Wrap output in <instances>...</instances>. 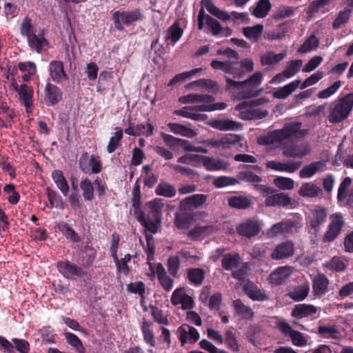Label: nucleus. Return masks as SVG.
Instances as JSON below:
<instances>
[{
	"instance_id": "22",
	"label": "nucleus",
	"mask_w": 353,
	"mask_h": 353,
	"mask_svg": "<svg viewBox=\"0 0 353 353\" xmlns=\"http://www.w3.org/2000/svg\"><path fill=\"white\" fill-rule=\"evenodd\" d=\"M330 281L322 273H319L312 278V290L316 296H321L328 292Z\"/></svg>"
},
{
	"instance_id": "2",
	"label": "nucleus",
	"mask_w": 353,
	"mask_h": 353,
	"mask_svg": "<svg viewBox=\"0 0 353 353\" xmlns=\"http://www.w3.org/2000/svg\"><path fill=\"white\" fill-rule=\"evenodd\" d=\"M301 126V122H290L285 124L281 130L268 132L266 134V150L268 145L282 144L287 139L304 137L307 134V130H302Z\"/></svg>"
},
{
	"instance_id": "56",
	"label": "nucleus",
	"mask_w": 353,
	"mask_h": 353,
	"mask_svg": "<svg viewBox=\"0 0 353 353\" xmlns=\"http://www.w3.org/2000/svg\"><path fill=\"white\" fill-rule=\"evenodd\" d=\"M318 332L326 339H338L340 336L339 330L334 326L321 325L318 328Z\"/></svg>"
},
{
	"instance_id": "63",
	"label": "nucleus",
	"mask_w": 353,
	"mask_h": 353,
	"mask_svg": "<svg viewBox=\"0 0 353 353\" xmlns=\"http://www.w3.org/2000/svg\"><path fill=\"white\" fill-rule=\"evenodd\" d=\"M249 265L248 263H243L242 265L236 270L232 272V276L241 282L245 281L248 275Z\"/></svg>"
},
{
	"instance_id": "54",
	"label": "nucleus",
	"mask_w": 353,
	"mask_h": 353,
	"mask_svg": "<svg viewBox=\"0 0 353 353\" xmlns=\"http://www.w3.org/2000/svg\"><path fill=\"white\" fill-rule=\"evenodd\" d=\"M151 315L154 321L159 324L169 325L168 315L157 306H150Z\"/></svg>"
},
{
	"instance_id": "52",
	"label": "nucleus",
	"mask_w": 353,
	"mask_h": 353,
	"mask_svg": "<svg viewBox=\"0 0 353 353\" xmlns=\"http://www.w3.org/2000/svg\"><path fill=\"white\" fill-rule=\"evenodd\" d=\"M239 181L236 177L220 176L216 177L212 182V184L217 188H222L230 185L239 184Z\"/></svg>"
},
{
	"instance_id": "59",
	"label": "nucleus",
	"mask_w": 353,
	"mask_h": 353,
	"mask_svg": "<svg viewBox=\"0 0 353 353\" xmlns=\"http://www.w3.org/2000/svg\"><path fill=\"white\" fill-rule=\"evenodd\" d=\"M274 183L276 187L283 190H292L294 187V181L290 178L278 176L274 179Z\"/></svg>"
},
{
	"instance_id": "6",
	"label": "nucleus",
	"mask_w": 353,
	"mask_h": 353,
	"mask_svg": "<svg viewBox=\"0 0 353 353\" xmlns=\"http://www.w3.org/2000/svg\"><path fill=\"white\" fill-rule=\"evenodd\" d=\"M265 103V98L252 100L249 102L243 101L235 107V110L239 112L240 117L244 120H252L265 117V111L257 108L256 106Z\"/></svg>"
},
{
	"instance_id": "32",
	"label": "nucleus",
	"mask_w": 353,
	"mask_h": 353,
	"mask_svg": "<svg viewBox=\"0 0 353 353\" xmlns=\"http://www.w3.org/2000/svg\"><path fill=\"white\" fill-rule=\"evenodd\" d=\"M156 195L165 198H173L176 194L175 186L169 182L161 181L155 188Z\"/></svg>"
},
{
	"instance_id": "13",
	"label": "nucleus",
	"mask_w": 353,
	"mask_h": 353,
	"mask_svg": "<svg viewBox=\"0 0 353 353\" xmlns=\"http://www.w3.org/2000/svg\"><path fill=\"white\" fill-rule=\"evenodd\" d=\"M63 99L61 90L50 81H47L44 88V101L47 106H54Z\"/></svg>"
},
{
	"instance_id": "25",
	"label": "nucleus",
	"mask_w": 353,
	"mask_h": 353,
	"mask_svg": "<svg viewBox=\"0 0 353 353\" xmlns=\"http://www.w3.org/2000/svg\"><path fill=\"white\" fill-rule=\"evenodd\" d=\"M326 163L323 161L312 162L304 166L299 172V177L301 179L312 178L315 174L325 170Z\"/></svg>"
},
{
	"instance_id": "26",
	"label": "nucleus",
	"mask_w": 353,
	"mask_h": 353,
	"mask_svg": "<svg viewBox=\"0 0 353 353\" xmlns=\"http://www.w3.org/2000/svg\"><path fill=\"white\" fill-rule=\"evenodd\" d=\"M239 181H245L254 185L263 195H265V188L262 185H259V183L262 181L261 178L258 175L254 174L252 171L250 170H244L240 171L238 172L236 177Z\"/></svg>"
},
{
	"instance_id": "55",
	"label": "nucleus",
	"mask_w": 353,
	"mask_h": 353,
	"mask_svg": "<svg viewBox=\"0 0 353 353\" xmlns=\"http://www.w3.org/2000/svg\"><path fill=\"white\" fill-rule=\"evenodd\" d=\"M263 30V26L261 24H257L251 27H245L243 29V33L244 36L249 39H257Z\"/></svg>"
},
{
	"instance_id": "34",
	"label": "nucleus",
	"mask_w": 353,
	"mask_h": 353,
	"mask_svg": "<svg viewBox=\"0 0 353 353\" xmlns=\"http://www.w3.org/2000/svg\"><path fill=\"white\" fill-rule=\"evenodd\" d=\"M321 193V188L313 182L303 183L299 190V195L303 197L313 198Z\"/></svg>"
},
{
	"instance_id": "50",
	"label": "nucleus",
	"mask_w": 353,
	"mask_h": 353,
	"mask_svg": "<svg viewBox=\"0 0 353 353\" xmlns=\"http://www.w3.org/2000/svg\"><path fill=\"white\" fill-rule=\"evenodd\" d=\"M211 125L219 130H232L241 127L239 123L229 119L215 120L212 122Z\"/></svg>"
},
{
	"instance_id": "48",
	"label": "nucleus",
	"mask_w": 353,
	"mask_h": 353,
	"mask_svg": "<svg viewBox=\"0 0 353 353\" xmlns=\"http://www.w3.org/2000/svg\"><path fill=\"white\" fill-rule=\"evenodd\" d=\"M116 132L114 135L110 139L109 143L107 146V152L109 154L114 152L117 148L121 145V141L123 137V131L122 129L117 127Z\"/></svg>"
},
{
	"instance_id": "10",
	"label": "nucleus",
	"mask_w": 353,
	"mask_h": 353,
	"mask_svg": "<svg viewBox=\"0 0 353 353\" xmlns=\"http://www.w3.org/2000/svg\"><path fill=\"white\" fill-rule=\"evenodd\" d=\"M277 327L284 336L290 338L294 345L297 347H304L307 345V337L301 332L293 330L292 326L288 322L285 321H279Z\"/></svg>"
},
{
	"instance_id": "17",
	"label": "nucleus",
	"mask_w": 353,
	"mask_h": 353,
	"mask_svg": "<svg viewBox=\"0 0 353 353\" xmlns=\"http://www.w3.org/2000/svg\"><path fill=\"white\" fill-rule=\"evenodd\" d=\"M236 230L239 235L250 239L259 233L261 225L257 221L250 219L239 224Z\"/></svg>"
},
{
	"instance_id": "46",
	"label": "nucleus",
	"mask_w": 353,
	"mask_h": 353,
	"mask_svg": "<svg viewBox=\"0 0 353 353\" xmlns=\"http://www.w3.org/2000/svg\"><path fill=\"white\" fill-rule=\"evenodd\" d=\"M243 291L245 294L253 301L265 300V294L262 293L258 287L252 283H247L243 286Z\"/></svg>"
},
{
	"instance_id": "4",
	"label": "nucleus",
	"mask_w": 353,
	"mask_h": 353,
	"mask_svg": "<svg viewBox=\"0 0 353 353\" xmlns=\"http://www.w3.org/2000/svg\"><path fill=\"white\" fill-rule=\"evenodd\" d=\"M163 208V203L161 199H154L145 203V208L148 210V214H146L147 231L152 234L157 232L158 228L161 224Z\"/></svg>"
},
{
	"instance_id": "27",
	"label": "nucleus",
	"mask_w": 353,
	"mask_h": 353,
	"mask_svg": "<svg viewBox=\"0 0 353 353\" xmlns=\"http://www.w3.org/2000/svg\"><path fill=\"white\" fill-rule=\"evenodd\" d=\"M28 39V43L32 50L40 54L42 52L44 47L49 46V41L46 39L43 34V30L39 35L32 33Z\"/></svg>"
},
{
	"instance_id": "14",
	"label": "nucleus",
	"mask_w": 353,
	"mask_h": 353,
	"mask_svg": "<svg viewBox=\"0 0 353 353\" xmlns=\"http://www.w3.org/2000/svg\"><path fill=\"white\" fill-rule=\"evenodd\" d=\"M206 20V25L211 28L212 34L216 36L221 33L223 27L221 23L213 17L206 14L203 8H201L198 14V29L202 30L204 27V20Z\"/></svg>"
},
{
	"instance_id": "62",
	"label": "nucleus",
	"mask_w": 353,
	"mask_h": 353,
	"mask_svg": "<svg viewBox=\"0 0 353 353\" xmlns=\"http://www.w3.org/2000/svg\"><path fill=\"white\" fill-rule=\"evenodd\" d=\"M269 236H276L279 234L288 235L285 221L273 225L267 232Z\"/></svg>"
},
{
	"instance_id": "29",
	"label": "nucleus",
	"mask_w": 353,
	"mask_h": 353,
	"mask_svg": "<svg viewBox=\"0 0 353 353\" xmlns=\"http://www.w3.org/2000/svg\"><path fill=\"white\" fill-rule=\"evenodd\" d=\"M194 216L192 213L186 212H176L174 214V225L179 230H187L192 225L194 221Z\"/></svg>"
},
{
	"instance_id": "64",
	"label": "nucleus",
	"mask_w": 353,
	"mask_h": 353,
	"mask_svg": "<svg viewBox=\"0 0 353 353\" xmlns=\"http://www.w3.org/2000/svg\"><path fill=\"white\" fill-rule=\"evenodd\" d=\"M226 74H230L234 78L241 79L245 76V71L242 70V67H241L239 63L237 61H230V69Z\"/></svg>"
},
{
	"instance_id": "58",
	"label": "nucleus",
	"mask_w": 353,
	"mask_h": 353,
	"mask_svg": "<svg viewBox=\"0 0 353 353\" xmlns=\"http://www.w3.org/2000/svg\"><path fill=\"white\" fill-rule=\"evenodd\" d=\"M302 65V61L296 59L292 61L284 69V74L286 79H290L294 77L300 70Z\"/></svg>"
},
{
	"instance_id": "38",
	"label": "nucleus",
	"mask_w": 353,
	"mask_h": 353,
	"mask_svg": "<svg viewBox=\"0 0 353 353\" xmlns=\"http://www.w3.org/2000/svg\"><path fill=\"white\" fill-rule=\"evenodd\" d=\"M79 187L85 201H91L94 199V188L93 181L87 177L83 179L80 181Z\"/></svg>"
},
{
	"instance_id": "11",
	"label": "nucleus",
	"mask_w": 353,
	"mask_h": 353,
	"mask_svg": "<svg viewBox=\"0 0 353 353\" xmlns=\"http://www.w3.org/2000/svg\"><path fill=\"white\" fill-rule=\"evenodd\" d=\"M310 152V145L307 142L294 143L285 145L283 148V154L290 158L302 159L308 155Z\"/></svg>"
},
{
	"instance_id": "51",
	"label": "nucleus",
	"mask_w": 353,
	"mask_h": 353,
	"mask_svg": "<svg viewBox=\"0 0 353 353\" xmlns=\"http://www.w3.org/2000/svg\"><path fill=\"white\" fill-rule=\"evenodd\" d=\"M319 45V40L314 34H312L300 46L298 49V52L301 54L307 53L316 49Z\"/></svg>"
},
{
	"instance_id": "57",
	"label": "nucleus",
	"mask_w": 353,
	"mask_h": 353,
	"mask_svg": "<svg viewBox=\"0 0 353 353\" xmlns=\"http://www.w3.org/2000/svg\"><path fill=\"white\" fill-rule=\"evenodd\" d=\"M325 266L333 271L341 272L345 269V264L339 256H334L325 262Z\"/></svg>"
},
{
	"instance_id": "30",
	"label": "nucleus",
	"mask_w": 353,
	"mask_h": 353,
	"mask_svg": "<svg viewBox=\"0 0 353 353\" xmlns=\"http://www.w3.org/2000/svg\"><path fill=\"white\" fill-rule=\"evenodd\" d=\"M292 204V199L285 193H276L266 197V205L288 207Z\"/></svg>"
},
{
	"instance_id": "41",
	"label": "nucleus",
	"mask_w": 353,
	"mask_h": 353,
	"mask_svg": "<svg viewBox=\"0 0 353 353\" xmlns=\"http://www.w3.org/2000/svg\"><path fill=\"white\" fill-rule=\"evenodd\" d=\"M183 34V30L179 23L176 21L168 28L165 41L170 40L172 44L174 45L181 38Z\"/></svg>"
},
{
	"instance_id": "61",
	"label": "nucleus",
	"mask_w": 353,
	"mask_h": 353,
	"mask_svg": "<svg viewBox=\"0 0 353 353\" xmlns=\"http://www.w3.org/2000/svg\"><path fill=\"white\" fill-rule=\"evenodd\" d=\"M126 289L132 294H138L142 298L145 296V285L143 281L130 283L127 285Z\"/></svg>"
},
{
	"instance_id": "28",
	"label": "nucleus",
	"mask_w": 353,
	"mask_h": 353,
	"mask_svg": "<svg viewBox=\"0 0 353 353\" xmlns=\"http://www.w3.org/2000/svg\"><path fill=\"white\" fill-rule=\"evenodd\" d=\"M309 292V284L307 283H304L290 288L288 292V296L294 301L299 302L307 298Z\"/></svg>"
},
{
	"instance_id": "44",
	"label": "nucleus",
	"mask_w": 353,
	"mask_h": 353,
	"mask_svg": "<svg viewBox=\"0 0 353 353\" xmlns=\"http://www.w3.org/2000/svg\"><path fill=\"white\" fill-rule=\"evenodd\" d=\"M168 126L171 132L176 134H180L189 138H193L196 135V132L194 130L188 128L182 124L169 123Z\"/></svg>"
},
{
	"instance_id": "47",
	"label": "nucleus",
	"mask_w": 353,
	"mask_h": 353,
	"mask_svg": "<svg viewBox=\"0 0 353 353\" xmlns=\"http://www.w3.org/2000/svg\"><path fill=\"white\" fill-rule=\"evenodd\" d=\"M174 114L194 121L204 120V119L207 117L205 114H198L196 112H194V110H192V106L183 107L180 110H175L174 112Z\"/></svg>"
},
{
	"instance_id": "35",
	"label": "nucleus",
	"mask_w": 353,
	"mask_h": 353,
	"mask_svg": "<svg viewBox=\"0 0 353 353\" xmlns=\"http://www.w3.org/2000/svg\"><path fill=\"white\" fill-rule=\"evenodd\" d=\"M52 179L61 193L64 196H67L69 193L70 187L63 172L60 170H54L52 172Z\"/></svg>"
},
{
	"instance_id": "21",
	"label": "nucleus",
	"mask_w": 353,
	"mask_h": 353,
	"mask_svg": "<svg viewBox=\"0 0 353 353\" xmlns=\"http://www.w3.org/2000/svg\"><path fill=\"white\" fill-rule=\"evenodd\" d=\"M293 268L289 265L277 268L269 276V281L275 285L283 283L292 274Z\"/></svg>"
},
{
	"instance_id": "8",
	"label": "nucleus",
	"mask_w": 353,
	"mask_h": 353,
	"mask_svg": "<svg viewBox=\"0 0 353 353\" xmlns=\"http://www.w3.org/2000/svg\"><path fill=\"white\" fill-rule=\"evenodd\" d=\"M79 169L84 174H97L103 169L101 157L97 154H90L88 152H83L78 161Z\"/></svg>"
},
{
	"instance_id": "7",
	"label": "nucleus",
	"mask_w": 353,
	"mask_h": 353,
	"mask_svg": "<svg viewBox=\"0 0 353 353\" xmlns=\"http://www.w3.org/2000/svg\"><path fill=\"white\" fill-rule=\"evenodd\" d=\"M210 144L214 148L223 149L236 148L239 151H247L248 145L241 135L228 134L217 140H211Z\"/></svg>"
},
{
	"instance_id": "18",
	"label": "nucleus",
	"mask_w": 353,
	"mask_h": 353,
	"mask_svg": "<svg viewBox=\"0 0 353 353\" xmlns=\"http://www.w3.org/2000/svg\"><path fill=\"white\" fill-rule=\"evenodd\" d=\"M294 253V243L292 241L287 240L278 244L270 256L274 260H283L291 257Z\"/></svg>"
},
{
	"instance_id": "24",
	"label": "nucleus",
	"mask_w": 353,
	"mask_h": 353,
	"mask_svg": "<svg viewBox=\"0 0 353 353\" xmlns=\"http://www.w3.org/2000/svg\"><path fill=\"white\" fill-rule=\"evenodd\" d=\"M199 162H201L208 171L224 170L228 167V163L224 161L208 156L200 155Z\"/></svg>"
},
{
	"instance_id": "5",
	"label": "nucleus",
	"mask_w": 353,
	"mask_h": 353,
	"mask_svg": "<svg viewBox=\"0 0 353 353\" xmlns=\"http://www.w3.org/2000/svg\"><path fill=\"white\" fill-rule=\"evenodd\" d=\"M143 19L144 15L141 8L128 11L117 10L112 15L114 28L119 31L123 30L124 26H130L134 22L143 21Z\"/></svg>"
},
{
	"instance_id": "45",
	"label": "nucleus",
	"mask_w": 353,
	"mask_h": 353,
	"mask_svg": "<svg viewBox=\"0 0 353 353\" xmlns=\"http://www.w3.org/2000/svg\"><path fill=\"white\" fill-rule=\"evenodd\" d=\"M20 101L26 108H29L32 105V98L33 95L32 89L26 84H21L17 92Z\"/></svg>"
},
{
	"instance_id": "23",
	"label": "nucleus",
	"mask_w": 353,
	"mask_h": 353,
	"mask_svg": "<svg viewBox=\"0 0 353 353\" xmlns=\"http://www.w3.org/2000/svg\"><path fill=\"white\" fill-rule=\"evenodd\" d=\"M207 199L208 196L205 194H193L181 201L179 204V209L181 211H186L189 210L191 206L197 208L205 203Z\"/></svg>"
},
{
	"instance_id": "53",
	"label": "nucleus",
	"mask_w": 353,
	"mask_h": 353,
	"mask_svg": "<svg viewBox=\"0 0 353 353\" xmlns=\"http://www.w3.org/2000/svg\"><path fill=\"white\" fill-rule=\"evenodd\" d=\"M150 326L151 323L150 322L145 321H143L141 325V332L145 343H147L151 347H154L156 345V342L154 340V335L153 332L150 328Z\"/></svg>"
},
{
	"instance_id": "60",
	"label": "nucleus",
	"mask_w": 353,
	"mask_h": 353,
	"mask_svg": "<svg viewBox=\"0 0 353 353\" xmlns=\"http://www.w3.org/2000/svg\"><path fill=\"white\" fill-rule=\"evenodd\" d=\"M180 268V259L178 256H171L168 259V270L174 277L178 276V271Z\"/></svg>"
},
{
	"instance_id": "49",
	"label": "nucleus",
	"mask_w": 353,
	"mask_h": 353,
	"mask_svg": "<svg viewBox=\"0 0 353 353\" xmlns=\"http://www.w3.org/2000/svg\"><path fill=\"white\" fill-rule=\"evenodd\" d=\"M58 228L68 239H70L73 243H79L81 241V238L78 233L68 223L61 222L58 224Z\"/></svg>"
},
{
	"instance_id": "39",
	"label": "nucleus",
	"mask_w": 353,
	"mask_h": 353,
	"mask_svg": "<svg viewBox=\"0 0 353 353\" xmlns=\"http://www.w3.org/2000/svg\"><path fill=\"white\" fill-rule=\"evenodd\" d=\"M205 275L204 270L199 268H190L187 272L188 279L196 286L201 285L203 283Z\"/></svg>"
},
{
	"instance_id": "20",
	"label": "nucleus",
	"mask_w": 353,
	"mask_h": 353,
	"mask_svg": "<svg viewBox=\"0 0 353 353\" xmlns=\"http://www.w3.org/2000/svg\"><path fill=\"white\" fill-rule=\"evenodd\" d=\"M327 216L326 210L323 208H319L312 211V217L310 220V230L309 232L313 234H316L321 226L325 221Z\"/></svg>"
},
{
	"instance_id": "40",
	"label": "nucleus",
	"mask_w": 353,
	"mask_h": 353,
	"mask_svg": "<svg viewBox=\"0 0 353 353\" xmlns=\"http://www.w3.org/2000/svg\"><path fill=\"white\" fill-rule=\"evenodd\" d=\"M66 343L70 345L77 353H85V348L81 339L74 334L69 332L63 333Z\"/></svg>"
},
{
	"instance_id": "37",
	"label": "nucleus",
	"mask_w": 353,
	"mask_h": 353,
	"mask_svg": "<svg viewBox=\"0 0 353 353\" xmlns=\"http://www.w3.org/2000/svg\"><path fill=\"white\" fill-rule=\"evenodd\" d=\"M300 83L301 81L299 79L293 81L288 85H285V86L280 88L274 91L273 96L274 97L279 99H285L296 90V89L299 86Z\"/></svg>"
},
{
	"instance_id": "15",
	"label": "nucleus",
	"mask_w": 353,
	"mask_h": 353,
	"mask_svg": "<svg viewBox=\"0 0 353 353\" xmlns=\"http://www.w3.org/2000/svg\"><path fill=\"white\" fill-rule=\"evenodd\" d=\"M48 71L51 80L55 83H61L69 79L61 61H51L49 63Z\"/></svg>"
},
{
	"instance_id": "43",
	"label": "nucleus",
	"mask_w": 353,
	"mask_h": 353,
	"mask_svg": "<svg viewBox=\"0 0 353 353\" xmlns=\"http://www.w3.org/2000/svg\"><path fill=\"white\" fill-rule=\"evenodd\" d=\"M241 263V257L239 254L228 253L223 256L221 260V266L225 270H231L237 268Z\"/></svg>"
},
{
	"instance_id": "31",
	"label": "nucleus",
	"mask_w": 353,
	"mask_h": 353,
	"mask_svg": "<svg viewBox=\"0 0 353 353\" xmlns=\"http://www.w3.org/2000/svg\"><path fill=\"white\" fill-rule=\"evenodd\" d=\"M232 306L237 315L241 316L243 319L246 321H252L254 317L253 310L248 306L245 305L241 299H236L232 302Z\"/></svg>"
},
{
	"instance_id": "33",
	"label": "nucleus",
	"mask_w": 353,
	"mask_h": 353,
	"mask_svg": "<svg viewBox=\"0 0 353 353\" xmlns=\"http://www.w3.org/2000/svg\"><path fill=\"white\" fill-rule=\"evenodd\" d=\"M157 275L162 288L167 292H170L173 288L174 281L168 274L161 263L157 265Z\"/></svg>"
},
{
	"instance_id": "42",
	"label": "nucleus",
	"mask_w": 353,
	"mask_h": 353,
	"mask_svg": "<svg viewBox=\"0 0 353 353\" xmlns=\"http://www.w3.org/2000/svg\"><path fill=\"white\" fill-rule=\"evenodd\" d=\"M46 194L48 196V199L49 201L48 208L52 209L56 207L61 210L65 208V203L62 197L57 193L56 191L48 188L46 189Z\"/></svg>"
},
{
	"instance_id": "19",
	"label": "nucleus",
	"mask_w": 353,
	"mask_h": 353,
	"mask_svg": "<svg viewBox=\"0 0 353 353\" xmlns=\"http://www.w3.org/2000/svg\"><path fill=\"white\" fill-rule=\"evenodd\" d=\"M179 339L182 345L186 343H194L199 339V333L197 330L188 324H183L177 329Z\"/></svg>"
},
{
	"instance_id": "36",
	"label": "nucleus",
	"mask_w": 353,
	"mask_h": 353,
	"mask_svg": "<svg viewBox=\"0 0 353 353\" xmlns=\"http://www.w3.org/2000/svg\"><path fill=\"white\" fill-rule=\"evenodd\" d=\"M228 205L237 210H245L252 205L251 200L244 196H232L228 198Z\"/></svg>"
},
{
	"instance_id": "9",
	"label": "nucleus",
	"mask_w": 353,
	"mask_h": 353,
	"mask_svg": "<svg viewBox=\"0 0 353 353\" xmlns=\"http://www.w3.org/2000/svg\"><path fill=\"white\" fill-rule=\"evenodd\" d=\"M330 220L327 230L323 239L325 243L333 241L340 234L345 224L343 216L340 212L331 214Z\"/></svg>"
},
{
	"instance_id": "12",
	"label": "nucleus",
	"mask_w": 353,
	"mask_h": 353,
	"mask_svg": "<svg viewBox=\"0 0 353 353\" xmlns=\"http://www.w3.org/2000/svg\"><path fill=\"white\" fill-rule=\"evenodd\" d=\"M59 272L65 279H72L76 277H82L85 272L83 269L68 260L59 261L57 263Z\"/></svg>"
},
{
	"instance_id": "1",
	"label": "nucleus",
	"mask_w": 353,
	"mask_h": 353,
	"mask_svg": "<svg viewBox=\"0 0 353 353\" xmlns=\"http://www.w3.org/2000/svg\"><path fill=\"white\" fill-rule=\"evenodd\" d=\"M263 79L261 72H256L244 81H236L226 77L225 80L228 86L234 87V94L237 99H251L259 96L262 88H259Z\"/></svg>"
},
{
	"instance_id": "3",
	"label": "nucleus",
	"mask_w": 353,
	"mask_h": 353,
	"mask_svg": "<svg viewBox=\"0 0 353 353\" xmlns=\"http://www.w3.org/2000/svg\"><path fill=\"white\" fill-rule=\"evenodd\" d=\"M353 108V92L335 101L330 108L328 121L337 123L346 119Z\"/></svg>"
},
{
	"instance_id": "16",
	"label": "nucleus",
	"mask_w": 353,
	"mask_h": 353,
	"mask_svg": "<svg viewBox=\"0 0 353 353\" xmlns=\"http://www.w3.org/2000/svg\"><path fill=\"white\" fill-rule=\"evenodd\" d=\"M318 309L311 304H298L291 312V316L296 319H308L313 320L317 318Z\"/></svg>"
}]
</instances>
